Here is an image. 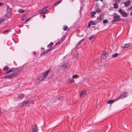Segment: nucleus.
Here are the masks:
<instances>
[{
  "label": "nucleus",
  "instance_id": "8fccbe9b",
  "mask_svg": "<svg viewBox=\"0 0 132 132\" xmlns=\"http://www.w3.org/2000/svg\"><path fill=\"white\" fill-rule=\"evenodd\" d=\"M30 19H28L26 20V21L25 23L28 22L29 20Z\"/></svg>",
  "mask_w": 132,
  "mask_h": 132
},
{
  "label": "nucleus",
  "instance_id": "dca6fc26",
  "mask_svg": "<svg viewBox=\"0 0 132 132\" xmlns=\"http://www.w3.org/2000/svg\"><path fill=\"white\" fill-rule=\"evenodd\" d=\"M62 1V0H59L56 3H55L53 6H55L58 5L60 3H61Z\"/></svg>",
  "mask_w": 132,
  "mask_h": 132
},
{
  "label": "nucleus",
  "instance_id": "473e14b6",
  "mask_svg": "<svg viewBox=\"0 0 132 132\" xmlns=\"http://www.w3.org/2000/svg\"><path fill=\"white\" fill-rule=\"evenodd\" d=\"M26 15H27L26 14L25 15H24L23 16L22 18L23 20H24L27 17Z\"/></svg>",
  "mask_w": 132,
  "mask_h": 132
},
{
  "label": "nucleus",
  "instance_id": "4468645a",
  "mask_svg": "<svg viewBox=\"0 0 132 132\" xmlns=\"http://www.w3.org/2000/svg\"><path fill=\"white\" fill-rule=\"evenodd\" d=\"M18 68H11L10 70L8 71V72H11L15 71L16 70H18Z\"/></svg>",
  "mask_w": 132,
  "mask_h": 132
},
{
  "label": "nucleus",
  "instance_id": "423d86ee",
  "mask_svg": "<svg viewBox=\"0 0 132 132\" xmlns=\"http://www.w3.org/2000/svg\"><path fill=\"white\" fill-rule=\"evenodd\" d=\"M131 3V2L130 1L128 0L125 3V7H128L129 6Z\"/></svg>",
  "mask_w": 132,
  "mask_h": 132
},
{
  "label": "nucleus",
  "instance_id": "9d476101",
  "mask_svg": "<svg viewBox=\"0 0 132 132\" xmlns=\"http://www.w3.org/2000/svg\"><path fill=\"white\" fill-rule=\"evenodd\" d=\"M50 70H48L46 71L43 74V76L44 77V78H45L46 77L48 73L50 72Z\"/></svg>",
  "mask_w": 132,
  "mask_h": 132
},
{
  "label": "nucleus",
  "instance_id": "864d4df0",
  "mask_svg": "<svg viewBox=\"0 0 132 132\" xmlns=\"http://www.w3.org/2000/svg\"><path fill=\"white\" fill-rule=\"evenodd\" d=\"M53 43L52 42H51L50 44L51 45H53Z\"/></svg>",
  "mask_w": 132,
  "mask_h": 132
},
{
  "label": "nucleus",
  "instance_id": "5701e85b",
  "mask_svg": "<svg viewBox=\"0 0 132 132\" xmlns=\"http://www.w3.org/2000/svg\"><path fill=\"white\" fill-rule=\"evenodd\" d=\"M128 14V13H127L126 12H124V13L123 14V15H122V16L123 17H126L127 16Z\"/></svg>",
  "mask_w": 132,
  "mask_h": 132
},
{
  "label": "nucleus",
  "instance_id": "7c9ffc66",
  "mask_svg": "<svg viewBox=\"0 0 132 132\" xmlns=\"http://www.w3.org/2000/svg\"><path fill=\"white\" fill-rule=\"evenodd\" d=\"M78 77V76L77 75H75L72 76V78H77Z\"/></svg>",
  "mask_w": 132,
  "mask_h": 132
},
{
  "label": "nucleus",
  "instance_id": "a18cd8bd",
  "mask_svg": "<svg viewBox=\"0 0 132 132\" xmlns=\"http://www.w3.org/2000/svg\"><path fill=\"white\" fill-rule=\"evenodd\" d=\"M83 39H82L80 41V42H79L78 43L77 46H78V45H79L80 44V42H81L82 40H83Z\"/></svg>",
  "mask_w": 132,
  "mask_h": 132
},
{
  "label": "nucleus",
  "instance_id": "79ce46f5",
  "mask_svg": "<svg viewBox=\"0 0 132 132\" xmlns=\"http://www.w3.org/2000/svg\"><path fill=\"white\" fill-rule=\"evenodd\" d=\"M121 47L122 48L124 49L125 48H126V46L124 45H122Z\"/></svg>",
  "mask_w": 132,
  "mask_h": 132
},
{
  "label": "nucleus",
  "instance_id": "f704fd0d",
  "mask_svg": "<svg viewBox=\"0 0 132 132\" xmlns=\"http://www.w3.org/2000/svg\"><path fill=\"white\" fill-rule=\"evenodd\" d=\"M108 21L107 20H103V23H107Z\"/></svg>",
  "mask_w": 132,
  "mask_h": 132
},
{
  "label": "nucleus",
  "instance_id": "58836bf2",
  "mask_svg": "<svg viewBox=\"0 0 132 132\" xmlns=\"http://www.w3.org/2000/svg\"><path fill=\"white\" fill-rule=\"evenodd\" d=\"M98 7H99V6H98V4L96 5L95 6V9H98Z\"/></svg>",
  "mask_w": 132,
  "mask_h": 132
},
{
  "label": "nucleus",
  "instance_id": "774afa93",
  "mask_svg": "<svg viewBox=\"0 0 132 132\" xmlns=\"http://www.w3.org/2000/svg\"><path fill=\"white\" fill-rule=\"evenodd\" d=\"M101 1H103V0H100Z\"/></svg>",
  "mask_w": 132,
  "mask_h": 132
},
{
  "label": "nucleus",
  "instance_id": "de8ad7c7",
  "mask_svg": "<svg viewBox=\"0 0 132 132\" xmlns=\"http://www.w3.org/2000/svg\"><path fill=\"white\" fill-rule=\"evenodd\" d=\"M132 10V6H131L130 7H129L128 9V10Z\"/></svg>",
  "mask_w": 132,
  "mask_h": 132
},
{
  "label": "nucleus",
  "instance_id": "603ef678",
  "mask_svg": "<svg viewBox=\"0 0 132 132\" xmlns=\"http://www.w3.org/2000/svg\"><path fill=\"white\" fill-rule=\"evenodd\" d=\"M58 98H60V99H62V98H63V97H62V96H61L59 98V97Z\"/></svg>",
  "mask_w": 132,
  "mask_h": 132
},
{
  "label": "nucleus",
  "instance_id": "c9c22d12",
  "mask_svg": "<svg viewBox=\"0 0 132 132\" xmlns=\"http://www.w3.org/2000/svg\"><path fill=\"white\" fill-rule=\"evenodd\" d=\"M65 36H63L61 38V40H61L62 41V42L63 39L65 38Z\"/></svg>",
  "mask_w": 132,
  "mask_h": 132
},
{
  "label": "nucleus",
  "instance_id": "e2e57ef3",
  "mask_svg": "<svg viewBox=\"0 0 132 132\" xmlns=\"http://www.w3.org/2000/svg\"><path fill=\"white\" fill-rule=\"evenodd\" d=\"M8 72V71L7 72H6L5 74H7L9 73V72Z\"/></svg>",
  "mask_w": 132,
  "mask_h": 132
},
{
  "label": "nucleus",
  "instance_id": "b1692460",
  "mask_svg": "<svg viewBox=\"0 0 132 132\" xmlns=\"http://www.w3.org/2000/svg\"><path fill=\"white\" fill-rule=\"evenodd\" d=\"M96 14V12L94 11L92 12H91L90 13V14L92 17H93L94 16V14Z\"/></svg>",
  "mask_w": 132,
  "mask_h": 132
},
{
  "label": "nucleus",
  "instance_id": "c03bdc74",
  "mask_svg": "<svg viewBox=\"0 0 132 132\" xmlns=\"http://www.w3.org/2000/svg\"><path fill=\"white\" fill-rule=\"evenodd\" d=\"M121 0H116V3H118L120 2L121 1Z\"/></svg>",
  "mask_w": 132,
  "mask_h": 132
},
{
  "label": "nucleus",
  "instance_id": "13d9d810",
  "mask_svg": "<svg viewBox=\"0 0 132 132\" xmlns=\"http://www.w3.org/2000/svg\"><path fill=\"white\" fill-rule=\"evenodd\" d=\"M41 49L42 50H43L44 49V48L43 47H42L41 48Z\"/></svg>",
  "mask_w": 132,
  "mask_h": 132
},
{
  "label": "nucleus",
  "instance_id": "aec40b11",
  "mask_svg": "<svg viewBox=\"0 0 132 132\" xmlns=\"http://www.w3.org/2000/svg\"><path fill=\"white\" fill-rule=\"evenodd\" d=\"M6 10L7 12H11L12 11V9L9 8V6L7 5L6 6Z\"/></svg>",
  "mask_w": 132,
  "mask_h": 132
},
{
  "label": "nucleus",
  "instance_id": "f3484780",
  "mask_svg": "<svg viewBox=\"0 0 132 132\" xmlns=\"http://www.w3.org/2000/svg\"><path fill=\"white\" fill-rule=\"evenodd\" d=\"M74 81V80L72 78H69L68 80V83L69 84L73 82Z\"/></svg>",
  "mask_w": 132,
  "mask_h": 132
},
{
  "label": "nucleus",
  "instance_id": "2f4dec72",
  "mask_svg": "<svg viewBox=\"0 0 132 132\" xmlns=\"http://www.w3.org/2000/svg\"><path fill=\"white\" fill-rule=\"evenodd\" d=\"M68 29V27L67 26H65L64 27V28L63 29V30L64 31Z\"/></svg>",
  "mask_w": 132,
  "mask_h": 132
},
{
  "label": "nucleus",
  "instance_id": "052dcab7",
  "mask_svg": "<svg viewBox=\"0 0 132 132\" xmlns=\"http://www.w3.org/2000/svg\"><path fill=\"white\" fill-rule=\"evenodd\" d=\"M130 15H132V12H131L130 13Z\"/></svg>",
  "mask_w": 132,
  "mask_h": 132
},
{
  "label": "nucleus",
  "instance_id": "6e6552de",
  "mask_svg": "<svg viewBox=\"0 0 132 132\" xmlns=\"http://www.w3.org/2000/svg\"><path fill=\"white\" fill-rule=\"evenodd\" d=\"M97 20L98 21H100L99 22H101V20H103V15H102V14H101V15H100L99 16V17H97Z\"/></svg>",
  "mask_w": 132,
  "mask_h": 132
},
{
  "label": "nucleus",
  "instance_id": "bf43d9fd",
  "mask_svg": "<svg viewBox=\"0 0 132 132\" xmlns=\"http://www.w3.org/2000/svg\"><path fill=\"white\" fill-rule=\"evenodd\" d=\"M43 16L44 18L45 17V15H43Z\"/></svg>",
  "mask_w": 132,
  "mask_h": 132
},
{
  "label": "nucleus",
  "instance_id": "cd10ccee",
  "mask_svg": "<svg viewBox=\"0 0 132 132\" xmlns=\"http://www.w3.org/2000/svg\"><path fill=\"white\" fill-rule=\"evenodd\" d=\"M18 11L22 13L24 12V11L22 9H20L18 10Z\"/></svg>",
  "mask_w": 132,
  "mask_h": 132
},
{
  "label": "nucleus",
  "instance_id": "a19ab883",
  "mask_svg": "<svg viewBox=\"0 0 132 132\" xmlns=\"http://www.w3.org/2000/svg\"><path fill=\"white\" fill-rule=\"evenodd\" d=\"M97 23V22L96 21H94L93 22H92V25H94L95 24H96Z\"/></svg>",
  "mask_w": 132,
  "mask_h": 132
},
{
  "label": "nucleus",
  "instance_id": "1a4fd4ad",
  "mask_svg": "<svg viewBox=\"0 0 132 132\" xmlns=\"http://www.w3.org/2000/svg\"><path fill=\"white\" fill-rule=\"evenodd\" d=\"M38 128L37 126L36 125H35V127H33L32 128V132H37Z\"/></svg>",
  "mask_w": 132,
  "mask_h": 132
},
{
  "label": "nucleus",
  "instance_id": "ddd939ff",
  "mask_svg": "<svg viewBox=\"0 0 132 132\" xmlns=\"http://www.w3.org/2000/svg\"><path fill=\"white\" fill-rule=\"evenodd\" d=\"M47 9H45V10H40L39 11V12L41 14H43L44 13H45L46 12H47Z\"/></svg>",
  "mask_w": 132,
  "mask_h": 132
},
{
  "label": "nucleus",
  "instance_id": "a211bd4d",
  "mask_svg": "<svg viewBox=\"0 0 132 132\" xmlns=\"http://www.w3.org/2000/svg\"><path fill=\"white\" fill-rule=\"evenodd\" d=\"M113 5L114 8L116 9L118 7V4L117 3H114L113 4Z\"/></svg>",
  "mask_w": 132,
  "mask_h": 132
},
{
  "label": "nucleus",
  "instance_id": "412c9836",
  "mask_svg": "<svg viewBox=\"0 0 132 132\" xmlns=\"http://www.w3.org/2000/svg\"><path fill=\"white\" fill-rule=\"evenodd\" d=\"M118 12L120 13L122 15V16L123 15V14L124 13V11L120 9L119 10Z\"/></svg>",
  "mask_w": 132,
  "mask_h": 132
},
{
  "label": "nucleus",
  "instance_id": "ea45409f",
  "mask_svg": "<svg viewBox=\"0 0 132 132\" xmlns=\"http://www.w3.org/2000/svg\"><path fill=\"white\" fill-rule=\"evenodd\" d=\"M124 45L126 46V47H128L129 46V44H124Z\"/></svg>",
  "mask_w": 132,
  "mask_h": 132
},
{
  "label": "nucleus",
  "instance_id": "37998d69",
  "mask_svg": "<svg viewBox=\"0 0 132 132\" xmlns=\"http://www.w3.org/2000/svg\"><path fill=\"white\" fill-rule=\"evenodd\" d=\"M54 48V47H51V48H50L49 49H48V51H51V50L53 48Z\"/></svg>",
  "mask_w": 132,
  "mask_h": 132
},
{
  "label": "nucleus",
  "instance_id": "5fc2aeb1",
  "mask_svg": "<svg viewBox=\"0 0 132 132\" xmlns=\"http://www.w3.org/2000/svg\"><path fill=\"white\" fill-rule=\"evenodd\" d=\"M107 55V52H105V54L104 53V55Z\"/></svg>",
  "mask_w": 132,
  "mask_h": 132
},
{
  "label": "nucleus",
  "instance_id": "e433bc0d",
  "mask_svg": "<svg viewBox=\"0 0 132 132\" xmlns=\"http://www.w3.org/2000/svg\"><path fill=\"white\" fill-rule=\"evenodd\" d=\"M46 52L45 51H43L42 52L41 54L40 55H42L45 54L46 53Z\"/></svg>",
  "mask_w": 132,
  "mask_h": 132
},
{
  "label": "nucleus",
  "instance_id": "f257e3e1",
  "mask_svg": "<svg viewBox=\"0 0 132 132\" xmlns=\"http://www.w3.org/2000/svg\"><path fill=\"white\" fill-rule=\"evenodd\" d=\"M30 105V101L28 100H24L21 103L19 104V105L20 106H29Z\"/></svg>",
  "mask_w": 132,
  "mask_h": 132
},
{
  "label": "nucleus",
  "instance_id": "3c124183",
  "mask_svg": "<svg viewBox=\"0 0 132 132\" xmlns=\"http://www.w3.org/2000/svg\"><path fill=\"white\" fill-rule=\"evenodd\" d=\"M48 49L47 50L45 51L46 53H47L49 51H48Z\"/></svg>",
  "mask_w": 132,
  "mask_h": 132
},
{
  "label": "nucleus",
  "instance_id": "4d7b16f0",
  "mask_svg": "<svg viewBox=\"0 0 132 132\" xmlns=\"http://www.w3.org/2000/svg\"><path fill=\"white\" fill-rule=\"evenodd\" d=\"M33 53L34 55H35L36 54V53L35 52H33Z\"/></svg>",
  "mask_w": 132,
  "mask_h": 132
},
{
  "label": "nucleus",
  "instance_id": "f8f14e48",
  "mask_svg": "<svg viewBox=\"0 0 132 132\" xmlns=\"http://www.w3.org/2000/svg\"><path fill=\"white\" fill-rule=\"evenodd\" d=\"M118 100H110L108 101L107 102V103L108 104H111L113 103Z\"/></svg>",
  "mask_w": 132,
  "mask_h": 132
},
{
  "label": "nucleus",
  "instance_id": "20e7f679",
  "mask_svg": "<svg viewBox=\"0 0 132 132\" xmlns=\"http://www.w3.org/2000/svg\"><path fill=\"white\" fill-rule=\"evenodd\" d=\"M120 16L119 15H117L113 16L114 19L112 20L113 22L117 21L120 20V19L119 18H120Z\"/></svg>",
  "mask_w": 132,
  "mask_h": 132
},
{
  "label": "nucleus",
  "instance_id": "4c0bfd02",
  "mask_svg": "<svg viewBox=\"0 0 132 132\" xmlns=\"http://www.w3.org/2000/svg\"><path fill=\"white\" fill-rule=\"evenodd\" d=\"M94 36L93 35L90 37H89V40H90L92 38H93L94 37Z\"/></svg>",
  "mask_w": 132,
  "mask_h": 132
},
{
  "label": "nucleus",
  "instance_id": "69168bd1",
  "mask_svg": "<svg viewBox=\"0 0 132 132\" xmlns=\"http://www.w3.org/2000/svg\"><path fill=\"white\" fill-rule=\"evenodd\" d=\"M1 4H2V3H0V6H1Z\"/></svg>",
  "mask_w": 132,
  "mask_h": 132
},
{
  "label": "nucleus",
  "instance_id": "393cba45",
  "mask_svg": "<svg viewBox=\"0 0 132 132\" xmlns=\"http://www.w3.org/2000/svg\"><path fill=\"white\" fill-rule=\"evenodd\" d=\"M101 57L103 59H105L106 58V56L104 55V53H103V54H102L101 56Z\"/></svg>",
  "mask_w": 132,
  "mask_h": 132
},
{
  "label": "nucleus",
  "instance_id": "4be33fe9",
  "mask_svg": "<svg viewBox=\"0 0 132 132\" xmlns=\"http://www.w3.org/2000/svg\"><path fill=\"white\" fill-rule=\"evenodd\" d=\"M95 11L96 12L99 13L101 12V10L100 9H95Z\"/></svg>",
  "mask_w": 132,
  "mask_h": 132
},
{
  "label": "nucleus",
  "instance_id": "bb28decb",
  "mask_svg": "<svg viewBox=\"0 0 132 132\" xmlns=\"http://www.w3.org/2000/svg\"><path fill=\"white\" fill-rule=\"evenodd\" d=\"M118 53H115L114 54L112 55V56L113 57H116L118 56Z\"/></svg>",
  "mask_w": 132,
  "mask_h": 132
},
{
  "label": "nucleus",
  "instance_id": "338daca9",
  "mask_svg": "<svg viewBox=\"0 0 132 132\" xmlns=\"http://www.w3.org/2000/svg\"><path fill=\"white\" fill-rule=\"evenodd\" d=\"M113 9V8H111V9H110V10H112Z\"/></svg>",
  "mask_w": 132,
  "mask_h": 132
},
{
  "label": "nucleus",
  "instance_id": "0eeeda50",
  "mask_svg": "<svg viewBox=\"0 0 132 132\" xmlns=\"http://www.w3.org/2000/svg\"><path fill=\"white\" fill-rule=\"evenodd\" d=\"M67 68V65L65 63H64L62 64L60 68L61 69L63 70H65Z\"/></svg>",
  "mask_w": 132,
  "mask_h": 132
},
{
  "label": "nucleus",
  "instance_id": "6e6d98bb",
  "mask_svg": "<svg viewBox=\"0 0 132 132\" xmlns=\"http://www.w3.org/2000/svg\"><path fill=\"white\" fill-rule=\"evenodd\" d=\"M48 46L49 47H51V45L50 44H49L48 45Z\"/></svg>",
  "mask_w": 132,
  "mask_h": 132
},
{
  "label": "nucleus",
  "instance_id": "0e129e2a",
  "mask_svg": "<svg viewBox=\"0 0 132 132\" xmlns=\"http://www.w3.org/2000/svg\"><path fill=\"white\" fill-rule=\"evenodd\" d=\"M1 113H1V110L0 109V115L1 114Z\"/></svg>",
  "mask_w": 132,
  "mask_h": 132
},
{
  "label": "nucleus",
  "instance_id": "c85d7f7f",
  "mask_svg": "<svg viewBox=\"0 0 132 132\" xmlns=\"http://www.w3.org/2000/svg\"><path fill=\"white\" fill-rule=\"evenodd\" d=\"M92 24V21H90V22H89L88 23V26L87 27H90V26Z\"/></svg>",
  "mask_w": 132,
  "mask_h": 132
},
{
  "label": "nucleus",
  "instance_id": "39448f33",
  "mask_svg": "<svg viewBox=\"0 0 132 132\" xmlns=\"http://www.w3.org/2000/svg\"><path fill=\"white\" fill-rule=\"evenodd\" d=\"M45 78L43 77L40 76L37 77V79L38 80V82L37 83L38 84L39 82H40L41 81H42L44 80Z\"/></svg>",
  "mask_w": 132,
  "mask_h": 132
},
{
  "label": "nucleus",
  "instance_id": "9b49d317",
  "mask_svg": "<svg viewBox=\"0 0 132 132\" xmlns=\"http://www.w3.org/2000/svg\"><path fill=\"white\" fill-rule=\"evenodd\" d=\"M11 13L10 12H7L5 14L4 16L5 17L9 18L11 16Z\"/></svg>",
  "mask_w": 132,
  "mask_h": 132
},
{
  "label": "nucleus",
  "instance_id": "a878e982",
  "mask_svg": "<svg viewBox=\"0 0 132 132\" xmlns=\"http://www.w3.org/2000/svg\"><path fill=\"white\" fill-rule=\"evenodd\" d=\"M9 69V67L7 66H5L3 68V71H5L6 70H8Z\"/></svg>",
  "mask_w": 132,
  "mask_h": 132
},
{
  "label": "nucleus",
  "instance_id": "f03ea898",
  "mask_svg": "<svg viewBox=\"0 0 132 132\" xmlns=\"http://www.w3.org/2000/svg\"><path fill=\"white\" fill-rule=\"evenodd\" d=\"M18 75V73H13L11 74H9L8 75L5 76V78L6 79H10L14 76H16Z\"/></svg>",
  "mask_w": 132,
  "mask_h": 132
},
{
  "label": "nucleus",
  "instance_id": "c756f323",
  "mask_svg": "<svg viewBox=\"0 0 132 132\" xmlns=\"http://www.w3.org/2000/svg\"><path fill=\"white\" fill-rule=\"evenodd\" d=\"M62 42V41L60 40H59L55 45V46H56L57 45L59 44Z\"/></svg>",
  "mask_w": 132,
  "mask_h": 132
},
{
  "label": "nucleus",
  "instance_id": "72a5a7b5",
  "mask_svg": "<svg viewBox=\"0 0 132 132\" xmlns=\"http://www.w3.org/2000/svg\"><path fill=\"white\" fill-rule=\"evenodd\" d=\"M10 30H5V31H3V34H5V33L8 32Z\"/></svg>",
  "mask_w": 132,
  "mask_h": 132
},
{
  "label": "nucleus",
  "instance_id": "49530a36",
  "mask_svg": "<svg viewBox=\"0 0 132 132\" xmlns=\"http://www.w3.org/2000/svg\"><path fill=\"white\" fill-rule=\"evenodd\" d=\"M47 8V6H45V7H44V8L42 9V10H43L44 9H45V8Z\"/></svg>",
  "mask_w": 132,
  "mask_h": 132
},
{
  "label": "nucleus",
  "instance_id": "7ed1b4c3",
  "mask_svg": "<svg viewBox=\"0 0 132 132\" xmlns=\"http://www.w3.org/2000/svg\"><path fill=\"white\" fill-rule=\"evenodd\" d=\"M128 96L127 93L125 92H123L121 94L120 96L118 98H125L126 97Z\"/></svg>",
  "mask_w": 132,
  "mask_h": 132
},
{
  "label": "nucleus",
  "instance_id": "2eb2a0df",
  "mask_svg": "<svg viewBox=\"0 0 132 132\" xmlns=\"http://www.w3.org/2000/svg\"><path fill=\"white\" fill-rule=\"evenodd\" d=\"M87 93L86 91H82L80 94V96L81 97L82 95H85Z\"/></svg>",
  "mask_w": 132,
  "mask_h": 132
},
{
  "label": "nucleus",
  "instance_id": "680f3d73",
  "mask_svg": "<svg viewBox=\"0 0 132 132\" xmlns=\"http://www.w3.org/2000/svg\"><path fill=\"white\" fill-rule=\"evenodd\" d=\"M8 72V71L7 72H6L5 74H7L9 73V72Z\"/></svg>",
  "mask_w": 132,
  "mask_h": 132
},
{
  "label": "nucleus",
  "instance_id": "6ab92c4d",
  "mask_svg": "<svg viewBox=\"0 0 132 132\" xmlns=\"http://www.w3.org/2000/svg\"><path fill=\"white\" fill-rule=\"evenodd\" d=\"M18 96L19 97V98H23L24 97V94H19Z\"/></svg>",
  "mask_w": 132,
  "mask_h": 132
},
{
  "label": "nucleus",
  "instance_id": "09e8293b",
  "mask_svg": "<svg viewBox=\"0 0 132 132\" xmlns=\"http://www.w3.org/2000/svg\"><path fill=\"white\" fill-rule=\"evenodd\" d=\"M4 19H3L2 20H0V24H1L2 22L4 20Z\"/></svg>",
  "mask_w": 132,
  "mask_h": 132
}]
</instances>
